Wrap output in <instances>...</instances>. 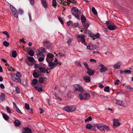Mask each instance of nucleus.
Returning a JSON list of instances; mask_svg holds the SVG:
<instances>
[{
  "label": "nucleus",
  "mask_w": 133,
  "mask_h": 133,
  "mask_svg": "<svg viewBox=\"0 0 133 133\" xmlns=\"http://www.w3.org/2000/svg\"><path fill=\"white\" fill-rule=\"evenodd\" d=\"M25 107L26 109L27 110H29L30 108V107L29 104L27 103H25Z\"/></svg>",
  "instance_id": "nucleus-49"
},
{
  "label": "nucleus",
  "mask_w": 133,
  "mask_h": 133,
  "mask_svg": "<svg viewBox=\"0 0 133 133\" xmlns=\"http://www.w3.org/2000/svg\"><path fill=\"white\" fill-rule=\"evenodd\" d=\"M3 44L5 46L7 47L9 46V43L6 41H4L3 43Z\"/></svg>",
  "instance_id": "nucleus-44"
},
{
  "label": "nucleus",
  "mask_w": 133,
  "mask_h": 133,
  "mask_svg": "<svg viewBox=\"0 0 133 133\" xmlns=\"http://www.w3.org/2000/svg\"><path fill=\"white\" fill-rule=\"evenodd\" d=\"M92 118L91 117H88L85 120V122H88L89 121H90L92 120Z\"/></svg>",
  "instance_id": "nucleus-41"
},
{
  "label": "nucleus",
  "mask_w": 133,
  "mask_h": 133,
  "mask_svg": "<svg viewBox=\"0 0 133 133\" xmlns=\"http://www.w3.org/2000/svg\"><path fill=\"white\" fill-rule=\"evenodd\" d=\"M88 70V71L87 73L89 74L90 76L94 74V71L91 70L89 68H87V69Z\"/></svg>",
  "instance_id": "nucleus-17"
},
{
  "label": "nucleus",
  "mask_w": 133,
  "mask_h": 133,
  "mask_svg": "<svg viewBox=\"0 0 133 133\" xmlns=\"http://www.w3.org/2000/svg\"><path fill=\"white\" fill-rule=\"evenodd\" d=\"M58 2H59L61 4H62L63 5H66L67 4L64 2V0H57Z\"/></svg>",
  "instance_id": "nucleus-26"
},
{
  "label": "nucleus",
  "mask_w": 133,
  "mask_h": 133,
  "mask_svg": "<svg viewBox=\"0 0 133 133\" xmlns=\"http://www.w3.org/2000/svg\"><path fill=\"white\" fill-rule=\"evenodd\" d=\"M6 109L7 111V112L11 114V110L10 108L8 107H7L6 108Z\"/></svg>",
  "instance_id": "nucleus-52"
},
{
  "label": "nucleus",
  "mask_w": 133,
  "mask_h": 133,
  "mask_svg": "<svg viewBox=\"0 0 133 133\" xmlns=\"http://www.w3.org/2000/svg\"><path fill=\"white\" fill-rule=\"evenodd\" d=\"M55 97L56 99L58 101H62V99L61 98H60L56 95H55Z\"/></svg>",
  "instance_id": "nucleus-59"
},
{
  "label": "nucleus",
  "mask_w": 133,
  "mask_h": 133,
  "mask_svg": "<svg viewBox=\"0 0 133 133\" xmlns=\"http://www.w3.org/2000/svg\"><path fill=\"white\" fill-rule=\"evenodd\" d=\"M78 38H81L82 40V42L85 45H87L86 43L85 42V36L83 35H78L77 36Z\"/></svg>",
  "instance_id": "nucleus-16"
},
{
  "label": "nucleus",
  "mask_w": 133,
  "mask_h": 133,
  "mask_svg": "<svg viewBox=\"0 0 133 133\" xmlns=\"http://www.w3.org/2000/svg\"><path fill=\"white\" fill-rule=\"evenodd\" d=\"M16 75L17 77V78H20V77H21L22 76V75L19 72H18L16 74Z\"/></svg>",
  "instance_id": "nucleus-42"
},
{
  "label": "nucleus",
  "mask_w": 133,
  "mask_h": 133,
  "mask_svg": "<svg viewBox=\"0 0 133 133\" xmlns=\"http://www.w3.org/2000/svg\"><path fill=\"white\" fill-rule=\"evenodd\" d=\"M79 99L81 100H85L88 99L90 97V95L86 93H82L79 95Z\"/></svg>",
  "instance_id": "nucleus-4"
},
{
  "label": "nucleus",
  "mask_w": 133,
  "mask_h": 133,
  "mask_svg": "<svg viewBox=\"0 0 133 133\" xmlns=\"http://www.w3.org/2000/svg\"><path fill=\"white\" fill-rule=\"evenodd\" d=\"M1 99L2 101H4L5 99V95L4 93H1L0 96Z\"/></svg>",
  "instance_id": "nucleus-24"
},
{
  "label": "nucleus",
  "mask_w": 133,
  "mask_h": 133,
  "mask_svg": "<svg viewBox=\"0 0 133 133\" xmlns=\"http://www.w3.org/2000/svg\"><path fill=\"white\" fill-rule=\"evenodd\" d=\"M58 19L61 22V23L62 24H63L64 23L63 21V19L61 18V17H58Z\"/></svg>",
  "instance_id": "nucleus-57"
},
{
  "label": "nucleus",
  "mask_w": 133,
  "mask_h": 133,
  "mask_svg": "<svg viewBox=\"0 0 133 133\" xmlns=\"http://www.w3.org/2000/svg\"><path fill=\"white\" fill-rule=\"evenodd\" d=\"M37 82V80L36 79H34L32 81V83L34 85L36 84Z\"/></svg>",
  "instance_id": "nucleus-53"
},
{
  "label": "nucleus",
  "mask_w": 133,
  "mask_h": 133,
  "mask_svg": "<svg viewBox=\"0 0 133 133\" xmlns=\"http://www.w3.org/2000/svg\"><path fill=\"white\" fill-rule=\"evenodd\" d=\"M58 54L59 57H62L64 56V54H61L60 52L58 53Z\"/></svg>",
  "instance_id": "nucleus-60"
},
{
  "label": "nucleus",
  "mask_w": 133,
  "mask_h": 133,
  "mask_svg": "<svg viewBox=\"0 0 133 133\" xmlns=\"http://www.w3.org/2000/svg\"><path fill=\"white\" fill-rule=\"evenodd\" d=\"M83 64L85 66L86 69H87V68H89L88 66V63L86 62H83Z\"/></svg>",
  "instance_id": "nucleus-56"
},
{
  "label": "nucleus",
  "mask_w": 133,
  "mask_h": 133,
  "mask_svg": "<svg viewBox=\"0 0 133 133\" xmlns=\"http://www.w3.org/2000/svg\"><path fill=\"white\" fill-rule=\"evenodd\" d=\"M28 59L29 61L32 62H34L35 61V60L34 59V58L32 57H28Z\"/></svg>",
  "instance_id": "nucleus-28"
},
{
  "label": "nucleus",
  "mask_w": 133,
  "mask_h": 133,
  "mask_svg": "<svg viewBox=\"0 0 133 133\" xmlns=\"http://www.w3.org/2000/svg\"><path fill=\"white\" fill-rule=\"evenodd\" d=\"M57 3L56 0H52V5L53 6L55 7L57 5Z\"/></svg>",
  "instance_id": "nucleus-37"
},
{
  "label": "nucleus",
  "mask_w": 133,
  "mask_h": 133,
  "mask_svg": "<svg viewBox=\"0 0 133 133\" xmlns=\"http://www.w3.org/2000/svg\"><path fill=\"white\" fill-rule=\"evenodd\" d=\"M33 76L36 78H37L39 77V74L36 72H34L33 74Z\"/></svg>",
  "instance_id": "nucleus-32"
},
{
  "label": "nucleus",
  "mask_w": 133,
  "mask_h": 133,
  "mask_svg": "<svg viewBox=\"0 0 133 133\" xmlns=\"http://www.w3.org/2000/svg\"><path fill=\"white\" fill-rule=\"evenodd\" d=\"M124 73L127 74H130L131 73V71L130 70H124Z\"/></svg>",
  "instance_id": "nucleus-40"
},
{
  "label": "nucleus",
  "mask_w": 133,
  "mask_h": 133,
  "mask_svg": "<svg viewBox=\"0 0 133 133\" xmlns=\"http://www.w3.org/2000/svg\"><path fill=\"white\" fill-rule=\"evenodd\" d=\"M14 124L16 126H19L21 124L20 121L17 119H16L14 122Z\"/></svg>",
  "instance_id": "nucleus-22"
},
{
  "label": "nucleus",
  "mask_w": 133,
  "mask_h": 133,
  "mask_svg": "<svg viewBox=\"0 0 133 133\" xmlns=\"http://www.w3.org/2000/svg\"><path fill=\"white\" fill-rule=\"evenodd\" d=\"M13 104L14 109L19 113L21 114H22V113L21 112V111L17 107V106L15 103L14 102H13Z\"/></svg>",
  "instance_id": "nucleus-14"
},
{
  "label": "nucleus",
  "mask_w": 133,
  "mask_h": 133,
  "mask_svg": "<svg viewBox=\"0 0 133 133\" xmlns=\"http://www.w3.org/2000/svg\"><path fill=\"white\" fill-rule=\"evenodd\" d=\"M17 55L16 52L15 51H14L12 52V56L14 58L16 57Z\"/></svg>",
  "instance_id": "nucleus-33"
},
{
  "label": "nucleus",
  "mask_w": 133,
  "mask_h": 133,
  "mask_svg": "<svg viewBox=\"0 0 133 133\" xmlns=\"http://www.w3.org/2000/svg\"><path fill=\"white\" fill-rule=\"evenodd\" d=\"M78 11L79 10L78 8L75 7H72L71 10L72 14L73 15H75V14H78Z\"/></svg>",
  "instance_id": "nucleus-11"
},
{
  "label": "nucleus",
  "mask_w": 133,
  "mask_h": 133,
  "mask_svg": "<svg viewBox=\"0 0 133 133\" xmlns=\"http://www.w3.org/2000/svg\"><path fill=\"white\" fill-rule=\"evenodd\" d=\"M96 126L98 129L102 132H106L109 130V128L106 125H102L100 124H96Z\"/></svg>",
  "instance_id": "nucleus-1"
},
{
  "label": "nucleus",
  "mask_w": 133,
  "mask_h": 133,
  "mask_svg": "<svg viewBox=\"0 0 133 133\" xmlns=\"http://www.w3.org/2000/svg\"><path fill=\"white\" fill-rule=\"evenodd\" d=\"M90 61L91 62H93V63H96V60L94 59H90Z\"/></svg>",
  "instance_id": "nucleus-62"
},
{
  "label": "nucleus",
  "mask_w": 133,
  "mask_h": 133,
  "mask_svg": "<svg viewBox=\"0 0 133 133\" xmlns=\"http://www.w3.org/2000/svg\"><path fill=\"white\" fill-rule=\"evenodd\" d=\"M54 55L51 53H48L46 55V60L48 62L53 61L54 59Z\"/></svg>",
  "instance_id": "nucleus-5"
},
{
  "label": "nucleus",
  "mask_w": 133,
  "mask_h": 133,
  "mask_svg": "<svg viewBox=\"0 0 133 133\" xmlns=\"http://www.w3.org/2000/svg\"><path fill=\"white\" fill-rule=\"evenodd\" d=\"M94 37L93 39H94L96 38H98L99 37V34L98 33H97L96 34H94Z\"/></svg>",
  "instance_id": "nucleus-36"
},
{
  "label": "nucleus",
  "mask_w": 133,
  "mask_h": 133,
  "mask_svg": "<svg viewBox=\"0 0 133 133\" xmlns=\"http://www.w3.org/2000/svg\"><path fill=\"white\" fill-rule=\"evenodd\" d=\"M75 64L81 67V65L79 62H75Z\"/></svg>",
  "instance_id": "nucleus-61"
},
{
  "label": "nucleus",
  "mask_w": 133,
  "mask_h": 133,
  "mask_svg": "<svg viewBox=\"0 0 133 133\" xmlns=\"http://www.w3.org/2000/svg\"><path fill=\"white\" fill-rule=\"evenodd\" d=\"M106 24L108 28L110 30H113L117 29V26L112 22L106 21Z\"/></svg>",
  "instance_id": "nucleus-2"
},
{
  "label": "nucleus",
  "mask_w": 133,
  "mask_h": 133,
  "mask_svg": "<svg viewBox=\"0 0 133 133\" xmlns=\"http://www.w3.org/2000/svg\"><path fill=\"white\" fill-rule=\"evenodd\" d=\"M116 104L119 105H120L123 106V107H125V105L124 103V102L120 100H118L116 102Z\"/></svg>",
  "instance_id": "nucleus-20"
},
{
  "label": "nucleus",
  "mask_w": 133,
  "mask_h": 133,
  "mask_svg": "<svg viewBox=\"0 0 133 133\" xmlns=\"http://www.w3.org/2000/svg\"><path fill=\"white\" fill-rule=\"evenodd\" d=\"M109 87L108 86L106 87L104 89V91L107 92H108L109 91Z\"/></svg>",
  "instance_id": "nucleus-50"
},
{
  "label": "nucleus",
  "mask_w": 133,
  "mask_h": 133,
  "mask_svg": "<svg viewBox=\"0 0 133 133\" xmlns=\"http://www.w3.org/2000/svg\"><path fill=\"white\" fill-rule=\"evenodd\" d=\"M97 48V46L96 45L90 43L87 46V49L90 50H94L95 49Z\"/></svg>",
  "instance_id": "nucleus-10"
},
{
  "label": "nucleus",
  "mask_w": 133,
  "mask_h": 133,
  "mask_svg": "<svg viewBox=\"0 0 133 133\" xmlns=\"http://www.w3.org/2000/svg\"><path fill=\"white\" fill-rule=\"evenodd\" d=\"M70 112H71L74 111L76 108V105H73L69 106Z\"/></svg>",
  "instance_id": "nucleus-21"
},
{
  "label": "nucleus",
  "mask_w": 133,
  "mask_h": 133,
  "mask_svg": "<svg viewBox=\"0 0 133 133\" xmlns=\"http://www.w3.org/2000/svg\"><path fill=\"white\" fill-rule=\"evenodd\" d=\"M99 66L100 67L99 71L101 73L104 72L107 70V68L103 64L100 63Z\"/></svg>",
  "instance_id": "nucleus-9"
},
{
  "label": "nucleus",
  "mask_w": 133,
  "mask_h": 133,
  "mask_svg": "<svg viewBox=\"0 0 133 133\" xmlns=\"http://www.w3.org/2000/svg\"><path fill=\"white\" fill-rule=\"evenodd\" d=\"M88 35L89 36L92 38H93L94 36V34L90 32L88 33Z\"/></svg>",
  "instance_id": "nucleus-48"
},
{
  "label": "nucleus",
  "mask_w": 133,
  "mask_h": 133,
  "mask_svg": "<svg viewBox=\"0 0 133 133\" xmlns=\"http://www.w3.org/2000/svg\"><path fill=\"white\" fill-rule=\"evenodd\" d=\"M67 96L69 98H70L71 97V95L70 92H69L68 93Z\"/></svg>",
  "instance_id": "nucleus-58"
},
{
  "label": "nucleus",
  "mask_w": 133,
  "mask_h": 133,
  "mask_svg": "<svg viewBox=\"0 0 133 133\" xmlns=\"http://www.w3.org/2000/svg\"><path fill=\"white\" fill-rule=\"evenodd\" d=\"M29 55L31 56H33L34 55V52L32 50L28 52Z\"/></svg>",
  "instance_id": "nucleus-43"
},
{
  "label": "nucleus",
  "mask_w": 133,
  "mask_h": 133,
  "mask_svg": "<svg viewBox=\"0 0 133 133\" xmlns=\"http://www.w3.org/2000/svg\"><path fill=\"white\" fill-rule=\"evenodd\" d=\"M11 76L12 79L16 82L21 83V80L20 78H17L16 74H11Z\"/></svg>",
  "instance_id": "nucleus-7"
},
{
  "label": "nucleus",
  "mask_w": 133,
  "mask_h": 133,
  "mask_svg": "<svg viewBox=\"0 0 133 133\" xmlns=\"http://www.w3.org/2000/svg\"><path fill=\"white\" fill-rule=\"evenodd\" d=\"M41 3L42 5L45 9H46L48 7V4L46 0H41Z\"/></svg>",
  "instance_id": "nucleus-13"
},
{
  "label": "nucleus",
  "mask_w": 133,
  "mask_h": 133,
  "mask_svg": "<svg viewBox=\"0 0 133 133\" xmlns=\"http://www.w3.org/2000/svg\"><path fill=\"white\" fill-rule=\"evenodd\" d=\"M74 87L75 88V91H78L79 92H83L84 90L82 86L79 84H75L74 85Z\"/></svg>",
  "instance_id": "nucleus-6"
},
{
  "label": "nucleus",
  "mask_w": 133,
  "mask_h": 133,
  "mask_svg": "<svg viewBox=\"0 0 133 133\" xmlns=\"http://www.w3.org/2000/svg\"><path fill=\"white\" fill-rule=\"evenodd\" d=\"M91 125L90 124H88L86 125V128L88 129H90L91 128Z\"/></svg>",
  "instance_id": "nucleus-46"
},
{
  "label": "nucleus",
  "mask_w": 133,
  "mask_h": 133,
  "mask_svg": "<svg viewBox=\"0 0 133 133\" xmlns=\"http://www.w3.org/2000/svg\"><path fill=\"white\" fill-rule=\"evenodd\" d=\"M89 26V25L88 23H87L85 24L84 26L86 29Z\"/></svg>",
  "instance_id": "nucleus-64"
},
{
  "label": "nucleus",
  "mask_w": 133,
  "mask_h": 133,
  "mask_svg": "<svg viewBox=\"0 0 133 133\" xmlns=\"http://www.w3.org/2000/svg\"><path fill=\"white\" fill-rule=\"evenodd\" d=\"M34 67L35 68L37 69H39V68H40V66L39 65L37 64H35L34 65Z\"/></svg>",
  "instance_id": "nucleus-54"
},
{
  "label": "nucleus",
  "mask_w": 133,
  "mask_h": 133,
  "mask_svg": "<svg viewBox=\"0 0 133 133\" xmlns=\"http://www.w3.org/2000/svg\"><path fill=\"white\" fill-rule=\"evenodd\" d=\"M86 20L85 17L83 15H82L81 16V20L82 23H85Z\"/></svg>",
  "instance_id": "nucleus-25"
},
{
  "label": "nucleus",
  "mask_w": 133,
  "mask_h": 133,
  "mask_svg": "<svg viewBox=\"0 0 133 133\" xmlns=\"http://www.w3.org/2000/svg\"><path fill=\"white\" fill-rule=\"evenodd\" d=\"M122 64V62L121 61H119L113 65L112 66L113 68L114 69H118L120 68V66Z\"/></svg>",
  "instance_id": "nucleus-12"
},
{
  "label": "nucleus",
  "mask_w": 133,
  "mask_h": 133,
  "mask_svg": "<svg viewBox=\"0 0 133 133\" xmlns=\"http://www.w3.org/2000/svg\"><path fill=\"white\" fill-rule=\"evenodd\" d=\"M47 79L46 77H41L39 78V81L41 83L46 82Z\"/></svg>",
  "instance_id": "nucleus-18"
},
{
  "label": "nucleus",
  "mask_w": 133,
  "mask_h": 133,
  "mask_svg": "<svg viewBox=\"0 0 133 133\" xmlns=\"http://www.w3.org/2000/svg\"><path fill=\"white\" fill-rule=\"evenodd\" d=\"M2 33L3 34L5 35L8 38H9V37L10 36L7 32L6 31H4Z\"/></svg>",
  "instance_id": "nucleus-39"
},
{
  "label": "nucleus",
  "mask_w": 133,
  "mask_h": 133,
  "mask_svg": "<svg viewBox=\"0 0 133 133\" xmlns=\"http://www.w3.org/2000/svg\"><path fill=\"white\" fill-rule=\"evenodd\" d=\"M120 123L118 122L117 119H114L113 120V125L115 127H118L120 125Z\"/></svg>",
  "instance_id": "nucleus-15"
},
{
  "label": "nucleus",
  "mask_w": 133,
  "mask_h": 133,
  "mask_svg": "<svg viewBox=\"0 0 133 133\" xmlns=\"http://www.w3.org/2000/svg\"><path fill=\"white\" fill-rule=\"evenodd\" d=\"M18 11L19 13L21 15L23 13V11L22 9H19Z\"/></svg>",
  "instance_id": "nucleus-63"
},
{
  "label": "nucleus",
  "mask_w": 133,
  "mask_h": 133,
  "mask_svg": "<svg viewBox=\"0 0 133 133\" xmlns=\"http://www.w3.org/2000/svg\"><path fill=\"white\" fill-rule=\"evenodd\" d=\"M92 12L94 13L95 15H97V12L96 11L95 8L94 7H92Z\"/></svg>",
  "instance_id": "nucleus-38"
},
{
  "label": "nucleus",
  "mask_w": 133,
  "mask_h": 133,
  "mask_svg": "<svg viewBox=\"0 0 133 133\" xmlns=\"http://www.w3.org/2000/svg\"><path fill=\"white\" fill-rule=\"evenodd\" d=\"M69 106L64 107L63 108V109L64 110L67 111L68 112H70V110H69Z\"/></svg>",
  "instance_id": "nucleus-30"
},
{
  "label": "nucleus",
  "mask_w": 133,
  "mask_h": 133,
  "mask_svg": "<svg viewBox=\"0 0 133 133\" xmlns=\"http://www.w3.org/2000/svg\"><path fill=\"white\" fill-rule=\"evenodd\" d=\"M72 41V39L71 38H70L67 41V43L68 44V46L70 45V43Z\"/></svg>",
  "instance_id": "nucleus-55"
},
{
  "label": "nucleus",
  "mask_w": 133,
  "mask_h": 133,
  "mask_svg": "<svg viewBox=\"0 0 133 133\" xmlns=\"http://www.w3.org/2000/svg\"><path fill=\"white\" fill-rule=\"evenodd\" d=\"M39 50L42 51L43 53L45 52H46V49L45 48H39Z\"/></svg>",
  "instance_id": "nucleus-51"
},
{
  "label": "nucleus",
  "mask_w": 133,
  "mask_h": 133,
  "mask_svg": "<svg viewBox=\"0 0 133 133\" xmlns=\"http://www.w3.org/2000/svg\"><path fill=\"white\" fill-rule=\"evenodd\" d=\"M15 90L16 93L17 94H19L20 92V91L19 88L18 87H17L16 88Z\"/></svg>",
  "instance_id": "nucleus-47"
},
{
  "label": "nucleus",
  "mask_w": 133,
  "mask_h": 133,
  "mask_svg": "<svg viewBox=\"0 0 133 133\" xmlns=\"http://www.w3.org/2000/svg\"><path fill=\"white\" fill-rule=\"evenodd\" d=\"M83 79L86 82H89L91 81L90 77L88 76H84Z\"/></svg>",
  "instance_id": "nucleus-19"
},
{
  "label": "nucleus",
  "mask_w": 133,
  "mask_h": 133,
  "mask_svg": "<svg viewBox=\"0 0 133 133\" xmlns=\"http://www.w3.org/2000/svg\"><path fill=\"white\" fill-rule=\"evenodd\" d=\"M55 59L54 61V62L51 61V62H48V63L49 66L50 67V69H53L58 64V62L56 58H55Z\"/></svg>",
  "instance_id": "nucleus-3"
},
{
  "label": "nucleus",
  "mask_w": 133,
  "mask_h": 133,
  "mask_svg": "<svg viewBox=\"0 0 133 133\" xmlns=\"http://www.w3.org/2000/svg\"><path fill=\"white\" fill-rule=\"evenodd\" d=\"M37 56L39 58L38 61L39 62H42L44 61L45 56L41 52H39L37 54Z\"/></svg>",
  "instance_id": "nucleus-8"
},
{
  "label": "nucleus",
  "mask_w": 133,
  "mask_h": 133,
  "mask_svg": "<svg viewBox=\"0 0 133 133\" xmlns=\"http://www.w3.org/2000/svg\"><path fill=\"white\" fill-rule=\"evenodd\" d=\"M67 24L70 27L73 26L72 22V21H68L67 22Z\"/></svg>",
  "instance_id": "nucleus-35"
},
{
  "label": "nucleus",
  "mask_w": 133,
  "mask_h": 133,
  "mask_svg": "<svg viewBox=\"0 0 133 133\" xmlns=\"http://www.w3.org/2000/svg\"><path fill=\"white\" fill-rule=\"evenodd\" d=\"M24 129L25 132H24L22 133H32V132L31 129L29 128H25Z\"/></svg>",
  "instance_id": "nucleus-23"
},
{
  "label": "nucleus",
  "mask_w": 133,
  "mask_h": 133,
  "mask_svg": "<svg viewBox=\"0 0 133 133\" xmlns=\"http://www.w3.org/2000/svg\"><path fill=\"white\" fill-rule=\"evenodd\" d=\"M3 117L4 119L5 120H8L9 119V117L7 115L5 114H3Z\"/></svg>",
  "instance_id": "nucleus-34"
},
{
  "label": "nucleus",
  "mask_w": 133,
  "mask_h": 133,
  "mask_svg": "<svg viewBox=\"0 0 133 133\" xmlns=\"http://www.w3.org/2000/svg\"><path fill=\"white\" fill-rule=\"evenodd\" d=\"M35 88L36 89V90H37L39 92H41L42 91V89L41 87H39L37 86H35Z\"/></svg>",
  "instance_id": "nucleus-29"
},
{
  "label": "nucleus",
  "mask_w": 133,
  "mask_h": 133,
  "mask_svg": "<svg viewBox=\"0 0 133 133\" xmlns=\"http://www.w3.org/2000/svg\"><path fill=\"white\" fill-rule=\"evenodd\" d=\"M15 17L16 18H18V14L17 12V11H15V12H14L12 13Z\"/></svg>",
  "instance_id": "nucleus-45"
},
{
  "label": "nucleus",
  "mask_w": 133,
  "mask_h": 133,
  "mask_svg": "<svg viewBox=\"0 0 133 133\" xmlns=\"http://www.w3.org/2000/svg\"><path fill=\"white\" fill-rule=\"evenodd\" d=\"M39 70L40 71L43 73H45L46 72V71L45 69L42 67H40L39 68Z\"/></svg>",
  "instance_id": "nucleus-31"
},
{
  "label": "nucleus",
  "mask_w": 133,
  "mask_h": 133,
  "mask_svg": "<svg viewBox=\"0 0 133 133\" xmlns=\"http://www.w3.org/2000/svg\"><path fill=\"white\" fill-rule=\"evenodd\" d=\"M10 9L12 11V13L14 12H15V11H17V10L12 5H10Z\"/></svg>",
  "instance_id": "nucleus-27"
}]
</instances>
